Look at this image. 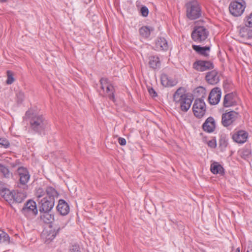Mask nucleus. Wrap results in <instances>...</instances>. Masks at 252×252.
<instances>
[{
  "mask_svg": "<svg viewBox=\"0 0 252 252\" xmlns=\"http://www.w3.org/2000/svg\"><path fill=\"white\" fill-rule=\"evenodd\" d=\"M205 79L206 81L211 85H216L220 81L218 72L215 70L207 72Z\"/></svg>",
  "mask_w": 252,
  "mask_h": 252,
  "instance_id": "nucleus-17",
  "label": "nucleus"
},
{
  "mask_svg": "<svg viewBox=\"0 0 252 252\" xmlns=\"http://www.w3.org/2000/svg\"><path fill=\"white\" fill-rule=\"evenodd\" d=\"M248 134L245 130H239L233 135L232 138L238 143L245 142L248 138Z\"/></svg>",
  "mask_w": 252,
  "mask_h": 252,
  "instance_id": "nucleus-20",
  "label": "nucleus"
},
{
  "mask_svg": "<svg viewBox=\"0 0 252 252\" xmlns=\"http://www.w3.org/2000/svg\"><path fill=\"white\" fill-rule=\"evenodd\" d=\"M141 15L143 17H147L149 14V10L148 8L145 6L141 7L140 9Z\"/></svg>",
  "mask_w": 252,
  "mask_h": 252,
  "instance_id": "nucleus-38",
  "label": "nucleus"
},
{
  "mask_svg": "<svg viewBox=\"0 0 252 252\" xmlns=\"http://www.w3.org/2000/svg\"><path fill=\"white\" fill-rule=\"evenodd\" d=\"M69 252H81L78 245H72L69 250Z\"/></svg>",
  "mask_w": 252,
  "mask_h": 252,
  "instance_id": "nucleus-39",
  "label": "nucleus"
},
{
  "mask_svg": "<svg viewBox=\"0 0 252 252\" xmlns=\"http://www.w3.org/2000/svg\"><path fill=\"white\" fill-rule=\"evenodd\" d=\"M106 89V87H104V90H100L99 91V94L102 95V94H104L105 92V90Z\"/></svg>",
  "mask_w": 252,
  "mask_h": 252,
  "instance_id": "nucleus-46",
  "label": "nucleus"
},
{
  "mask_svg": "<svg viewBox=\"0 0 252 252\" xmlns=\"http://www.w3.org/2000/svg\"><path fill=\"white\" fill-rule=\"evenodd\" d=\"M161 82L162 85L165 87L175 86L177 81L171 79L167 75L163 74L161 76Z\"/></svg>",
  "mask_w": 252,
  "mask_h": 252,
  "instance_id": "nucleus-23",
  "label": "nucleus"
},
{
  "mask_svg": "<svg viewBox=\"0 0 252 252\" xmlns=\"http://www.w3.org/2000/svg\"><path fill=\"white\" fill-rule=\"evenodd\" d=\"M216 122L213 117H208L202 125L203 130L206 132L211 133L216 129Z\"/></svg>",
  "mask_w": 252,
  "mask_h": 252,
  "instance_id": "nucleus-14",
  "label": "nucleus"
},
{
  "mask_svg": "<svg viewBox=\"0 0 252 252\" xmlns=\"http://www.w3.org/2000/svg\"><path fill=\"white\" fill-rule=\"evenodd\" d=\"M17 96L18 99V101H20V102L23 100L24 98V94L22 92H19L17 94Z\"/></svg>",
  "mask_w": 252,
  "mask_h": 252,
  "instance_id": "nucleus-41",
  "label": "nucleus"
},
{
  "mask_svg": "<svg viewBox=\"0 0 252 252\" xmlns=\"http://www.w3.org/2000/svg\"><path fill=\"white\" fill-rule=\"evenodd\" d=\"M208 145L211 148H215L216 146V143L215 140H210L208 142Z\"/></svg>",
  "mask_w": 252,
  "mask_h": 252,
  "instance_id": "nucleus-43",
  "label": "nucleus"
},
{
  "mask_svg": "<svg viewBox=\"0 0 252 252\" xmlns=\"http://www.w3.org/2000/svg\"><path fill=\"white\" fill-rule=\"evenodd\" d=\"M244 23L247 27L252 28V12L245 17Z\"/></svg>",
  "mask_w": 252,
  "mask_h": 252,
  "instance_id": "nucleus-33",
  "label": "nucleus"
},
{
  "mask_svg": "<svg viewBox=\"0 0 252 252\" xmlns=\"http://www.w3.org/2000/svg\"><path fill=\"white\" fill-rule=\"evenodd\" d=\"M154 30L153 28L147 26L142 27L139 29V33L141 36L145 38H148L151 34V32Z\"/></svg>",
  "mask_w": 252,
  "mask_h": 252,
  "instance_id": "nucleus-27",
  "label": "nucleus"
},
{
  "mask_svg": "<svg viewBox=\"0 0 252 252\" xmlns=\"http://www.w3.org/2000/svg\"><path fill=\"white\" fill-rule=\"evenodd\" d=\"M30 127L34 132L41 134L47 127L48 123L43 116L33 115L30 120Z\"/></svg>",
  "mask_w": 252,
  "mask_h": 252,
  "instance_id": "nucleus-3",
  "label": "nucleus"
},
{
  "mask_svg": "<svg viewBox=\"0 0 252 252\" xmlns=\"http://www.w3.org/2000/svg\"><path fill=\"white\" fill-rule=\"evenodd\" d=\"M59 194L57 191L53 187H47V196L38 200L39 210L40 212L50 211L55 204V199L58 198Z\"/></svg>",
  "mask_w": 252,
  "mask_h": 252,
  "instance_id": "nucleus-1",
  "label": "nucleus"
},
{
  "mask_svg": "<svg viewBox=\"0 0 252 252\" xmlns=\"http://www.w3.org/2000/svg\"><path fill=\"white\" fill-rule=\"evenodd\" d=\"M148 92L149 94H151V95H152L153 97H155L157 96V93L153 88H149Z\"/></svg>",
  "mask_w": 252,
  "mask_h": 252,
  "instance_id": "nucleus-40",
  "label": "nucleus"
},
{
  "mask_svg": "<svg viewBox=\"0 0 252 252\" xmlns=\"http://www.w3.org/2000/svg\"><path fill=\"white\" fill-rule=\"evenodd\" d=\"M228 145L227 140L226 137L223 136H221L219 140V146L221 149H225Z\"/></svg>",
  "mask_w": 252,
  "mask_h": 252,
  "instance_id": "nucleus-34",
  "label": "nucleus"
},
{
  "mask_svg": "<svg viewBox=\"0 0 252 252\" xmlns=\"http://www.w3.org/2000/svg\"><path fill=\"white\" fill-rule=\"evenodd\" d=\"M0 173H1L3 177L5 178H9L12 175L8 168L2 163H0Z\"/></svg>",
  "mask_w": 252,
  "mask_h": 252,
  "instance_id": "nucleus-30",
  "label": "nucleus"
},
{
  "mask_svg": "<svg viewBox=\"0 0 252 252\" xmlns=\"http://www.w3.org/2000/svg\"><path fill=\"white\" fill-rule=\"evenodd\" d=\"M238 108L236 109L237 110ZM240 114L236 111L226 110L221 116V124L223 126L227 127L233 125L240 117Z\"/></svg>",
  "mask_w": 252,
  "mask_h": 252,
  "instance_id": "nucleus-6",
  "label": "nucleus"
},
{
  "mask_svg": "<svg viewBox=\"0 0 252 252\" xmlns=\"http://www.w3.org/2000/svg\"><path fill=\"white\" fill-rule=\"evenodd\" d=\"M8 0H0V2H5L7 1Z\"/></svg>",
  "mask_w": 252,
  "mask_h": 252,
  "instance_id": "nucleus-48",
  "label": "nucleus"
},
{
  "mask_svg": "<svg viewBox=\"0 0 252 252\" xmlns=\"http://www.w3.org/2000/svg\"><path fill=\"white\" fill-rule=\"evenodd\" d=\"M100 88L104 90V87H106L104 94H102L103 96H107L110 100L113 102L115 101V89L113 86L108 81L106 78H102L100 80Z\"/></svg>",
  "mask_w": 252,
  "mask_h": 252,
  "instance_id": "nucleus-7",
  "label": "nucleus"
},
{
  "mask_svg": "<svg viewBox=\"0 0 252 252\" xmlns=\"http://www.w3.org/2000/svg\"><path fill=\"white\" fill-rule=\"evenodd\" d=\"M10 143L5 138H0V147L7 148L9 147Z\"/></svg>",
  "mask_w": 252,
  "mask_h": 252,
  "instance_id": "nucleus-37",
  "label": "nucleus"
},
{
  "mask_svg": "<svg viewBox=\"0 0 252 252\" xmlns=\"http://www.w3.org/2000/svg\"><path fill=\"white\" fill-rule=\"evenodd\" d=\"M35 195L36 197L38 198V200H40L41 197H44L45 196H47V188L45 190H44L42 188H39L36 190Z\"/></svg>",
  "mask_w": 252,
  "mask_h": 252,
  "instance_id": "nucleus-32",
  "label": "nucleus"
},
{
  "mask_svg": "<svg viewBox=\"0 0 252 252\" xmlns=\"http://www.w3.org/2000/svg\"><path fill=\"white\" fill-rule=\"evenodd\" d=\"M246 7V2L244 0H237L231 2L229 6L230 13L234 16H241Z\"/></svg>",
  "mask_w": 252,
  "mask_h": 252,
  "instance_id": "nucleus-8",
  "label": "nucleus"
},
{
  "mask_svg": "<svg viewBox=\"0 0 252 252\" xmlns=\"http://www.w3.org/2000/svg\"><path fill=\"white\" fill-rule=\"evenodd\" d=\"M22 214L27 218H32L35 217L38 212L36 202L29 200L22 208Z\"/></svg>",
  "mask_w": 252,
  "mask_h": 252,
  "instance_id": "nucleus-9",
  "label": "nucleus"
},
{
  "mask_svg": "<svg viewBox=\"0 0 252 252\" xmlns=\"http://www.w3.org/2000/svg\"><path fill=\"white\" fill-rule=\"evenodd\" d=\"M193 68L198 71H204L213 69L214 65L210 61L198 60L193 63Z\"/></svg>",
  "mask_w": 252,
  "mask_h": 252,
  "instance_id": "nucleus-11",
  "label": "nucleus"
},
{
  "mask_svg": "<svg viewBox=\"0 0 252 252\" xmlns=\"http://www.w3.org/2000/svg\"><path fill=\"white\" fill-rule=\"evenodd\" d=\"M221 90L218 87L213 89L208 97V101L211 104L215 105L219 103L221 97Z\"/></svg>",
  "mask_w": 252,
  "mask_h": 252,
  "instance_id": "nucleus-13",
  "label": "nucleus"
},
{
  "mask_svg": "<svg viewBox=\"0 0 252 252\" xmlns=\"http://www.w3.org/2000/svg\"><path fill=\"white\" fill-rule=\"evenodd\" d=\"M6 73L7 76V79L6 81V84L8 85L12 84L15 81L12 72L10 70H7Z\"/></svg>",
  "mask_w": 252,
  "mask_h": 252,
  "instance_id": "nucleus-35",
  "label": "nucleus"
},
{
  "mask_svg": "<svg viewBox=\"0 0 252 252\" xmlns=\"http://www.w3.org/2000/svg\"><path fill=\"white\" fill-rule=\"evenodd\" d=\"M187 16L190 20L198 18L201 16L200 7L197 1H190L186 4Z\"/></svg>",
  "mask_w": 252,
  "mask_h": 252,
  "instance_id": "nucleus-5",
  "label": "nucleus"
},
{
  "mask_svg": "<svg viewBox=\"0 0 252 252\" xmlns=\"http://www.w3.org/2000/svg\"><path fill=\"white\" fill-rule=\"evenodd\" d=\"M211 172L215 174H219L222 175L224 174V169L218 162H214L211 165Z\"/></svg>",
  "mask_w": 252,
  "mask_h": 252,
  "instance_id": "nucleus-24",
  "label": "nucleus"
},
{
  "mask_svg": "<svg viewBox=\"0 0 252 252\" xmlns=\"http://www.w3.org/2000/svg\"><path fill=\"white\" fill-rule=\"evenodd\" d=\"M250 27L245 26H240L238 28L239 35L242 40H246L252 38V30Z\"/></svg>",
  "mask_w": 252,
  "mask_h": 252,
  "instance_id": "nucleus-15",
  "label": "nucleus"
},
{
  "mask_svg": "<svg viewBox=\"0 0 252 252\" xmlns=\"http://www.w3.org/2000/svg\"><path fill=\"white\" fill-rule=\"evenodd\" d=\"M236 95L235 94L231 93L225 95L223 98L224 107H231L236 105Z\"/></svg>",
  "mask_w": 252,
  "mask_h": 252,
  "instance_id": "nucleus-16",
  "label": "nucleus"
},
{
  "mask_svg": "<svg viewBox=\"0 0 252 252\" xmlns=\"http://www.w3.org/2000/svg\"><path fill=\"white\" fill-rule=\"evenodd\" d=\"M192 49L198 54L207 57L208 56V52H209L211 49L210 46L201 47L200 45H192Z\"/></svg>",
  "mask_w": 252,
  "mask_h": 252,
  "instance_id": "nucleus-21",
  "label": "nucleus"
},
{
  "mask_svg": "<svg viewBox=\"0 0 252 252\" xmlns=\"http://www.w3.org/2000/svg\"><path fill=\"white\" fill-rule=\"evenodd\" d=\"M247 252H252V244L249 245Z\"/></svg>",
  "mask_w": 252,
  "mask_h": 252,
  "instance_id": "nucleus-45",
  "label": "nucleus"
},
{
  "mask_svg": "<svg viewBox=\"0 0 252 252\" xmlns=\"http://www.w3.org/2000/svg\"><path fill=\"white\" fill-rule=\"evenodd\" d=\"M40 219L45 223H49L54 220V215L49 213V212H43L40 216Z\"/></svg>",
  "mask_w": 252,
  "mask_h": 252,
  "instance_id": "nucleus-29",
  "label": "nucleus"
},
{
  "mask_svg": "<svg viewBox=\"0 0 252 252\" xmlns=\"http://www.w3.org/2000/svg\"><path fill=\"white\" fill-rule=\"evenodd\" d=\"M118 142L122 146L125 145L126 143V140L124 138H122V137L119 138Z\"/></svg>",
  "mask_w": 252,
  "mask_h": 252,
  "instance_id": "nucleus-42",
  "label": "nucleus"
},
{
  "mask_svg": "<svg viewBox=\"0 0 252 252\" xmlns=\"http://www.w3.org/2000/svg\"><path fill=\"white\" fill-rule=\"evenodd\" d=\"M194 95L198 97L197 99H202L206 97V90L202 87H197L194 92Z\"/></svg>",
  "mask_w": 252,
  "mask_h": 252,
  "instance_id": "nucleus-28",
  "label": "nucleus"
},
{
  "mask_svg": "<svg viewBox=\"0 0 252 252\" xmlns=\"http://www.w3.org/2000/svg\"><path fill=\"white\" fill-rule=\"evenodd\" d=\"M13 192L10 190L3 188L1 190L0 194L1 196L7 201L11 202L12 201Z\"/></svg>",
  "mask_w": 252,
  "mask_h": 252,
  "instance_id": "nucleus-26",
  "label": "nucleus"
},
{
  "mask_svg": "<svg viewBox=\"0 0 252 252\" xmlns=\"http://www.w3.org/2000/svg\"><path fill=\"white\" fill-rule=\"evenodd\" d=\"M193 98L186 93L183 87H180L173 95V101L180 105L182 111L187 112L190 108Z\"/></svg>",
  "mask_w": 252,
  "mask_h": 252,
  "instance_id": "nucleus-2",
  "label": "nucleus"
},
{
  "mask_svg": "<svg viewBox=\"0 0 252 252\" xmlns=\"http://www.w3.org/2000/svg\"><path fill=\"white\" fill-rule=\"evenodd\" d=\"M17 174L19 177L20 185L24 186L27 189V184L30 178V175L27 169L24 167H20L17 169Z\"/></svg>",
  "mask_w": 252,
  "mask_h": 252,
  "instance_id": "nucleus-12",
  "label": "nucleus"
},
{
  "mask_svg": "<svg viewBox=\"0 0 252 252\" xmlns=\"http://www.w3.org/2000/svg\"><path fill=\"white\" fill-rule=\"evenodd\" d=\"M19 163L20 162L18 160H16L14 162L10 163V165L11 167L14 168L18 164H19Z\"/></svg>",
  "mask_w": 252,
  "mask_h": 252,
  "instance_id": "nucleus-44",
  "label": "nucleus"
},
{
  "mask_svg": "<svg viewBox=\"0 0 252 252\" xmlns=\"http://www.w3.org/2000/svg\"><path fill=\"white\" fill-rule=\"evenodd\" d=\"M56 233H54V232H53L52 233V237H49L48 238V239H53L55 238V237L56 236Z\"/></svg>",
  "mask_w": 252,
  "mask_h": 252,
  "instance_id": "nucleus-47",
  "label": "nucleus"
},
{
  "mask_svg": "<svg viewBox=\"0 0 252 252\" xmlns=\"http://www.w3.org/2000/svg\"><path fill=\"white\" fill-rule=\"evenodd\" d=\"M168 49L167 41L164 37H158L155 41V50L166 51Z\"/></svg>",
  "mask_w": 252,
  "mask_h": 252,
  "instance_id": "nucleus-18",
  "label": "nucleus"
},
{
  "mask_svg": "<svg viewBox=\"0 0 252 252\" xmlns=\"http://www.w3.org/2000/svg\"><path fill=\"white\" fill-rule=\"evenodd\" d=\"M1 184V182H0V184Z\"/></svg>",
  "mask_w": 252,
  "mask_h": 252,
  "instance_id": "nucleus-50",
  "label": "nucleus"
},
{
  "mask_svg": "<svg viewBox=\"0 0 252 252\" xmlns=\"http://www.w3.org/2000/svg\"><path fill=\"white\" fill-rule=\"evenodd\" d=\"M209 32L206 27L195 26L192 32L191 36L194 42L204 44L206 42L209 41Z\"/></svg>",
  "mask_w": 252,
  "mask_h": 252,
  "instance_id": "nucleus-4",
  "label": "nucleus"
},
{
  "mask_svg": "<svg viewBox=\"0 0 252 252\" xmlns=\"http://www.w3.org/2000/svg\"><path fill=\"white\" fill-rule=\"evenodd\" d=\"M1 243L9 244L10 237L6 233L2 230H0V243Z\"/></svg>",
  "mask_w": 252,
  "mask_h": 252,
  "instance_id": "nucleus-31",
  "label": "nucleus"
},
{
  "mask_svg": "<svg viewBox=\"0 0 252 252\" xmlns=\"http://www.w3.org/2000/svg\"><path fill=\"white\" fill-rule=\"evenodd\" d=\"M57 209L60 214L63 216L67 215L70 210L68 204L63 199L59 200Z\"/></svg>",
  "mask_w": 252,
  "mask_h": 252,
  "instance_id": "nucleus-19",
  "label": "nucleus"
},
{
  "mask_svg": "<svg viewBox=\"0 0 252 252\" xmlns=\"http://www.w3.org/2000/svg\"><path fill=\"white\" fill-rule=\"evenodd\" d=\"M12 201L16 203H21L26 198L27 195L25 192L18 191H13Z\"/></svg>",
  "mask_w": 252,
  "mask_h": 252,
  "instance_id": "nucleus-25",
  "label": "nucleus"
},
{
  "mask_svg": "<svg viewBox=\"0 0 252 252\" xmlns=\"http://www.w3.org/2000/svg\"><path fill=\"white\" fill-rule=\"evenodd\" d=\"M148 64L151 68L156 69L160 66V62L159 58L156 56H151L149 57Z\"/></svg>",
  "mask_w": 252,
  "mask_h": 252,
  "instance_id": "nucleus-22",
  "label": "nucleus"
},
{
  "mask_svg": "<svg viewBox=\"0 0 252 252\" xmlns=\"http://www.w3.org/2000/svg\"><path fill=\"white\" fill-rule=\"evenodd\" d=\"M240 252V251L239 248H238L235 251V252Z\"/></svg>",
  "mask_w": 252,
  "mask_h": 252,
  "instance_id": "nucleus-49",
  "label": "nucleus"
},
{
  "mask_svg": "<svg viewBox=\"0 0 252 252\" xmlns=\"http://www.w3.org/2000/svg\"><path fill=\"white\" fill-rule=\"evenodd\" d=\"M251 152L249 149H244L241 152V157L242 158L247 159L250 157Z\"/></svg>",
  "mask_w": 252,
  "mask_h": 252,
  "instance_id": "nucleus-36",
  "label": "nucleus"
},
{
  "mask_svg": "<svg viewBox=\"0 0 252 252\" xmlns=\"http://www.w3.org/2000/svg\"><path fill=\"white\" fill-rule=\"evenodd\" d=\"M192 110L196 118H202L206 112V104L203 99H196L193 105Z\"/></svg>",
  "mask_w": 252,
  "mask_h": 252,
  "instance_id": "nucleus-10",
  "label": "nucleus"
}]
</instances>
